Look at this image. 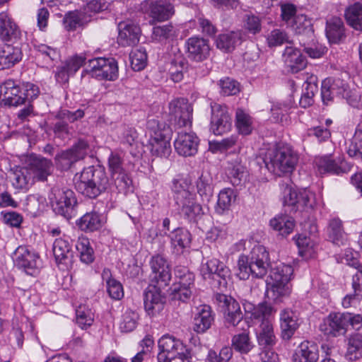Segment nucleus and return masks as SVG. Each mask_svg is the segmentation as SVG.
I'll return each mask as SVG.
<instances>
[{
  "instance_id": "obj_34",
  "label": "nucleus",
  "mask_w": 362,
  "mask_h": 362,
  "mask_svg": "<svg viewBox=\"0 0 362 362\" xmlns=\"http://www.w3.org/2000/svg\"><path fill=\"white\" fill-rule=\"evenodd\" d=\"M226 173L230 182L234 186L240 185L243 182L245 181L247 176L246 168L242 165L240 158H236L228 163Z\"/></svg>"
},
{
  "instance_id": "obj_48",
  "label": "nucleus",
  "mask_w": 362,
  "mask_h": 362,
  "mask_svg": "<svg viewBox=\"0 0 362 362\" xmlns=\"http://www.w3.org/2000/svg\"><path fill=\"white\" fill-rule=\"evenodd\" d=\"M300 44L304 47V52L313 59L322 57L327 52V49L323 45L314 42V39H298Z\"/></svg>"
},
{
  "instance_id": "obj_43",
  "label": "nucleus",
  "mask_w": 362,
  "mask_h": 362,
  "mask_svg": "<svg viewBox=\"0 0 362 362\" xmlns=\"http://www.w3.org/2000/svg\"><path fill=\"white\" fill-rule=\"evenodd\" d=\"M197 192L204 201L209 202L213 195V178L208 172H203L197 182Z\"/></svg>"
},
{
  "instance_id": "obj_64",
  "label": "nucleus",
  "mask_w": 362,
  "mask_h": 362,
  "mask_svg": "<svg viewBox=\"0 0 362 362\" xmlns=\"http://www.w3.org/2000/svg\"><path fill=\"white\" fill-rule=\"evenodd\" d=\"M281 188L283 193L284 204L289 206L296 204L297 195L299 191L295 189L291 184L288 182H283L281 185Z\"/></svg>"
},
{
  "instance_id": "obj_26",
  "label": "nucleus",
  "mask_w": 362,
  "mask_h": 362,
  "mask_svg": "<svg viewBox=\"0 0 362 362\" xmlns=\"http://www.w3.org/2000/svg\"><path fill=\"white\" fill-rule=\"evenodd\" d=\"M290 27L298 35L299 39H311L314 37V30L311 20L304 14H298L289 24Z\"/></svg>"
},
{
  "instance_id": "obj_63",
  "label": "nucleus",
  "mask_w": 362,
  "mask_h": 362,
  "mask_svg": "<svg viewBox=\"0 0 362 362\" xmlns=\"http://www.w3.org/2000/svg\"><path fill=\"white\" fill-rule=\"evenodd\" d=\"M269 47L280 46L284 43H290L286 32L279 29H274L267 38Z\"/></svg>"
},
{
  "instance_id": "obj_53",
  "label": "nucleus",
  "mask_w": 362,
  "mask_h": 362,
  "mask_svg": "<svg viewBox=\"0 0 362 362\" xmlns=\"http://www.w3.org/2000/svg\"><path fill=\"white\" fill-rule=\"evenodd\" d=\"M315 163L320 174L325 173L339 174L342 171L341 166H339L333 160L326 156L316 158Z\"/></svg>"
},
{
  "instance_id": "obj_38",
  "label": "nucleus",
  "mask_w": 362,
  "mask_h": 362,
  "mask_svg": "<svg viewBox=\"0 0 362 362\" xmlns=\"http://www.w3.org/2000/svg\"><path fill=\"white\" fill-rule=\"evenodd\" d=\"M344 16L351 27L362 31V4L357 2L348 6L345 10Z\"/></svg>"
},
{
  "instance_id": "obj_42",
  "label": "nucleus",
  "mask_w": 362,
  "mask_h": 362,
  "mask_svg": "<svg viewBox=\"0 0 362 362\" xmlns=\"http://www.w3.org/2000/svg\"><path fill=\"white\" fill-rule=\"evenodd\" d=\"M317 82V78L314 75H311L306 79L305 91L299 101L300 105L302 107L305 108L313 104V97L318 90Z\"/></svg>"
},
{
  "instance_id": "obj_21",
  "label": "nucleus",
  "mask_w": 362,
  "mask_h": 362,
  "mask_svg": "<svg viewBox=\"0 0 362 362\" xmlns=\"http://www.w3.org/2000/svg\"><path fill=\"white\" fill-rule=\"evenodd\" d=\"M173 198L182 211L194 199V195L189 190V185L185 180H174L172 185Z\"/></svg>"
},
{
  "instance_id": "obj_59",
  "label": "nucleus",
  "mask_w": 362,
  "mask_h": 362,
  "mask_svg": "<svg viewBox=\"0 0 362 362\" xmlns=\"http://www.w3.org/2000/svg\"><path fill=\"white\" fill-rule=\"evenodd\" d=\"M193 286L194 285H186L185 284H173L170 288L172 298L182 301L188 300L191 297Z\"/></svg>"
},
{
  "instance_id": "obj_18",
  "label": "nucleus",
  "mask_w": 362,
  "mask_h": 362,
  "mask_svg": "<svg viewBox=\"0 0 362 362\" xmlns=\"http://www.w3.org/2000/svg\"><path fill=\"white\" fill-rule=\"evenodd\" d=\"M256 339L259 346L273 347L277 342L272 318L262 320L255 330Z\"/></svg>"
},
{
  "instance_id": "obj_58",
  "label": "nucleus",
  "mask_w": 362,
  "mask_h": 362,
  "mask_svg": "<svg viewBox=\"0 0 362 362\" xmlns=\"http://www.w3.org/2000/svg\"><path fill=\"white\" fill-rule=\"evenodd\" d=\"M118 68L114 59H107L103 68L97 73V78L114 81L117 77Z\"/></svg>"
},
{
  "instance_id": "obj_10",
  "label": "nucleus",
  "mask_w": 362,
  "mask_h": 362,
  "mask_svg": "<svg viewBox=\"0 0 362 362\" xmlns=\"http://www.w3.org/2000/svg\"><path fill=\"white\" fill-rule=\"evenodd\" d=\"M50 200L54 211L64 216L69 214L76 204L74 192L68 189L53 188Z\"/></svg>"
},
{
  "instance_id": "obj_17",
  "label": "nucleus",
  "mask_w": 362,
  "mask_h": 362,
  "mask_svg": "<svg viewBox=\"0 0 362 362\" xmlns=\"http://www.w3.org/2000/svg\"><path fill=\"white\" fill-rule=\"evenodd\" d=\"M118 42L123 47L135 46L139 42L141 29L138 24L132 21L120 22L118 24Z\"/></svg>"
},
{
  "instance_id": "obj_33",
  "label": "nucleus",
  "mask_w": 362,
  "mask_h": 362,
  "mask_svg": "<svg viewBox=\"0 0 362 362\" xmlns=\"http://www.w3.org/2000/svg\"><path fill=\"white\" fill-rule=\"evenodd\" d=\"M200 272L204 279H211L214 275L223 278L228 274V269L218 259H211L202 264Z\"/></svg>"
},
{
  "instance_id": "obj_5",
  "label": "nucleus",
  "mask_w": 362,
  "mask_h": 362,
  "mask_svg": "<svg viewBox=\"0 0 362 362\" xmlns=\"http://www.w3.org/2000/svg\"><path fill=\"white\" fill-rule=\"evenodd\" d=\"M139 11L152 18L151 24L168 21L175 13L173 5L168 0H144L139 5Z\"/></svg>"
},
{
  "instance_id": "obj_1",
  "label": "nucleus",
  "mask_w": 362,
  "mask_h": 362,
  "mask_svg": "<svg viewBox=\"0 0 362 362\" xmlns=\"http://www.w3.org/2000/svg\"><path fill=\"white\" fill-rule=\"evenodd\" d=\"M76 189L84 196L95 199L110 186L108 177L100 167L84 169L74 179Z\"/></svg>"
},
{
  "instance_id": "obj_32",
  "label": "nucleus",
  "mask_w": 362,
  "mask_h": 362,
  "mask_svg": "<svg viewBox=\"0 0 362 362\" xmlns=\"http://www.w3.org/2000/svg\"><path fill=\"white\" fill-rule=\"evenodd\" d=\"M174 252L177 255L183 253L185 248L189 246L191 235L186 228H176L170 235Z\"/></svg>"
},
{
  "instance_id": "obj_15",
  "label": "nucleus",
  "mask_w": 362,
  "mask_h": 362,
  "mask_svg": "<svg viewBox=\"0 0 362 362\" xmlns=\"http://www.w3.org/2000/svg\"><path fill=\"white\" fill-rule=\"evenodd\" d=\"M150 266L152 272V281L160 286H166L171 279L170 264L162 255H157L151 257Z\"/></svg>"
},
{
  "instance_id": "obj_31",
  "label": "nucleus",
  "mask_w": 362,
  "mask_h": 362,
  "mask_svg": "<svg viewBox=\"0 0 362 362\" xmlns=\"http://www.w3.org/2000/svg\"><path fill=\"white\" fill-rule=\"evenodd\" d=\"M240 42L241 33L235 31L220 34L216 40L217 48L224 52L233 51Z\"/></svg>"
},
{
  "instance_id": "obj_50",
  "label": "nucleus",
  "mask_w": 362,
  "mask_h": 362,
  "mask_svg": "<svg viewBox=\"0 0 362 362\" xmlns=\"http://www.w3.org/2000/svg\"><path fill=\"white\" fill-rule=\"evenodd\" d=\"M235 194L233 189L226 188L221 190L218 194L216 211L218 214H221L225 211L228 210L231 203L235 200Z\"/></svg>"
},
{
  "instance_id": "obj_60",
  "label": "nucleus",
  "mask_w": 362,
  "mask_h": 362,
  "mask_svg": "<svg viewBox=\"0 0 362 362\" xmlns=\"http://www.w3.org/2000/svg\"><path fill=\"white\" fill-rule=\"evenodd\" d=\"M233 356V350L229 346H223L219 352L209 350L206 362H228Z\"/></svg>"
},
{
  "instance_id": "obj_51",
  "label": "nucleus",
  "mask_w": 362,
  "mask_h": 362,
  "mask_svg": "<svg viewBox=\"0 0 362 362\" xmlns=\"http://www.w3.org/2000/svg\"><path fill=\"white\" fill-rule=\"evenodd\" d=\"M176 31L171 23L154 26L152 30L151 40L156 42H163L175 36Z\"/></svg>"
},
{
  "instance_id": "obj_62",
  "label": "nucleus",
  "mask_w": 362,
  "mask_h": 362,
  "mask_svg": "<svg viewBox=\"0 0 362 362\" xmlns=\"http://www.w3.org/2000/svg\"><path fill=\"white\" fill-rule=\"evenodd\" d=\"M38 57L42 58L46 62H53L59 59V51L44 44L35 46Z\"/></svg>"
},
{
  "instance_id": "obj_11",
  "label": "nucleus",
  "mask_w": 362,
  "mask_h": 362,
  "mask_svg": "<svg viewBox=\"0 0 362 362\" xmlns=\"http://www.w3.org/2000/svg\"><path fill=\"white\" fill-rule=\"evenodd\" d=\"M25 103L23 90L13 80H7L0 86V105L18 106Z\"/></svg>"
},
{
  "instance_id": "obj_28",
  "label": "nucleus",
  "mask_w": 362,
  "mask_h": 362,
  "mask_svg": "<svg viewBox=\"0 0 362 362\" xmlns=\"http://www.w3.org/2000/svg\"><path fill=\"white\" fill-rule=\"evenodd\" d=\"M213 321L211 307L202 305L197 308V313L194 318V330L197 333H204L210 328Z\"/></svg>"
},
{
  "instance_id": "obj_20",
  "label": "nucleus",
  "mask_w": 362,
  "mask_h": 362,
  "mask_svg": "<svg viewBox=\"0 0 362 362\" xmlns=\"http://www.w3.org/2000/svg\"><path fill=\"white\" fill-rule=\"evenodd\" d=\"M198 138L193 133L180 132L175 141L176 151L183 156H192L197 152Z\"/></svg>"
},
{
  "instance_id": "obj_45",
  "label": "nucleus",
  "mask_w": 362,
  "mask_h": 362,
  "mask_svg": "<svg viewBox=\"0 0 362 362\" xmlns=\"http://www.w3.org/2000/svg\"><path fill=\"white\" fill-rule=\"evenodd\" d=\"M18 32L16 24L13 22L8 15L0 13V37L4 41H9L11 37H16Z\"/></svg>"
},
{
  "instance_id": "obj_61",
  "label": "nucleus",
  "mask_w": 362,
  "mask_h": 362,
  "mask_svg": "<svg viewBox=\"0 0 362 362\" xmlns=\"http://www.w3.org/2000/svg\"><path fill=\"white\" fill-rule=\"evenodd\" d=\"M132 68L136 71L142 70L146 65L147 54L144 49L132 51L129 55Z\"/></svg>"
},
{
  "instance_id": "obj_47",
  "label": "nucleus",
  "mask_w": 362,
  "mask_h": 362,
  "mask_svg": "<svg viewBox=\"0 0 362 362\" xmlns=\"http://www.w3.org/2000/svg\"><path fill=\"white\" fill-rule=\"evenodd\" d=\"M52 251L56 262L63 263L70 255L71 245L67 240L57 238L53 243Z\"/></svg>"
},
{
  "instance_id": "obj_56",
  "label": "nucleus",
  "mask_w": 362,
  "mask_h": 362,
  "mask_svg": "<svg viewBox=\"0 0 362 362\" xmlns=\"http://www.w3.org/2000/svg\"><path fill=\"white\" fill-rule=\"evenodd\" d=\"M76 322L81 329H87L93 322L94 315L90 309L85 305H80L76 310Z\"/></svg>"
},
{
  "instance_id": "obj_46",
  "label": "nucleus",
  "mask_w": 362,
  "mask_h": 362,
  "mask_svg": "<svg viewBox=\"0 0 362 362\" xmlns=\"http://www.w3.org/2000/svg\"><path fill=\"white\" fill-rule=\"evenodd\" d=\"M76 247L82 262L89 264L94 261V251L88 238L80 237L76 243Z\"/></svg>"
},
{
  "instance_id": "obj_2",
  "label": "nucleus",
  "mask_w": 362,
  "mask_h": 362,
  "mask_svg": "<svg viewBox=\"0 0 362 362\" xmlns=\"http://www.w3.org/2000/svg\"><path fill=\"white\" fill-rule=\"evenodd\" d=\"M269 253L260 245L253 247L249 257L240 255L238 260L237 276L240 279H247L251 274L256 278H262L267 272Z\"/></svg>"
},
{
  "instance_id": "obj_12",
  "label": "nucleus",
  "mask_w": 362,
  "mask_h": 362,
  "mask_svg": "<svg viewBox=\"0 0 362 362\" xmlns=\"http://www.w3.org/2000/svg\"><path fill=\"white\" fill-rule=\"evenodd\" d=\"M158 347L160 351L158 354V360H163L174 356H188L189 354L188 349L182 341L168 334L163 335L159 339Z\"/></svg>"
},
{
  "instance_id": "obj_44",
  "label": "nucleus",
  "mask_w": 362,
  "mask_h": 362,
  "mask_svg": "<svg viewBox=\"0 0 362 362\" xmlns=\"http://www.w3.org/2000/svg\"><path fill=\"white\" fill-rule=\"evenodd\" d=\"M296 204L292 205V210L300 211L305 213V216L311 210L315 204L314 194L306 189L299 191L297 195Z\"/></svg>"
},
{
  "instance_id": "obj_8",
  "label": "nucleus",
  "mask_w": 362,
  "mask_h": 362,
  "mask_svg": "<svg viewBox=\"0 0 362 362\" xmlns=\"http://www.w3.org/2000/svg\"><path fill=\"white\" fill-rule=\"evenodd\" d=\"M216 300L223 313L226 322L236 327L243 318L240 304L233 297L222 293L216 295Z\"/></svg>"
},
{
  "instance_id": "obj_4",
  "label": "nucleus",
  "mask_w": 362,
  "mask_h": 362,
  "mask_svg": "<svg viewBox=\"0 0 362 362\" xmlns=\"http://www.w3.org/2000/svg\"><path fill=\"white\" fill-rule=\"evenodd\" d=\"M298 161L297 153L287 145L269 149L264 158L268 170L278 175L293 172Z\"/></svg>"
},
{
  "instance_id": "obj_54",
  "label": "nucleus",
  "mask_w": 362,
  "mask_h": 362,
  "mask_svg": "<svg viewBox=\"0 0 362 362\" xmlns=\"http://www.w3.org/2000/svg\"><path fill=\"white\" fill-rule=\"evenodd\" d=\"M235 124L242 134L247 135L252 132V119L251 117L242 109H238L236 111Z\"/></svg>"
},
{
  "instance_id": "obj_36",
  "label": "nucleus",
  "mask_w": 362,
  "mask_h": 362,
  "mask_svg": "<svg viewBox=\"0 0 362 362\" xmlns=\"http://www.w3.org/2000/svg\"><path fill=\"white\" fill-rule=\"evenodd\" d=\"M189 69L187 59L181 54L171 60L168 72L170 78L175 83L180 82Z\"/></svg>"
},
{
  "instance_id": "obj_55",
  "label": "nucleus",
  "mask_w": 362,
  "mask_h": 362,
  "mask_svg": "<svg viewBox=\"0 0 362 362\" xmlns=\"http://www.w3.org/2000/svg\"><path fill=\"white\" fill-rule=\"evenodd\" d=\"M346 356L352 359L362 356V333L351 335L348 339Z\"/></svg>"
},
{
  "instance_id": "obj_6",
  "label": "nucleus",
  "mask_w": 362,
  "mask_h": 362,
  "mask_svg": "<svg viewBox=\"0 0 362 362\" xmlns=\"http://www.w3.org/2000/svg\"><path fill=\"white\" fill-rule=\"evenodd\" d=\"M88 149V143L83 139H79L71 148L56 155L57 167L62 170L70 169L75 163L86 156Z\"/></svg>"
},
{
  "instance_id": "obj_30",
  "label": "nucleus",
  "mask_w": 362,
  "mask_h": 362,
  "mask_svg": "<svg viewBox=\"0 0 362 362\" xmlns=\"http://www.w3.org/2000/svg\"><path fill=\"white\" fill-rule=\"evenodd\" d=\"M33 179L36 177L38 180L44 181L47 180L53 169V165L50 160L42 157L35 158L30 164Z\"/></svg>"
},
{
  "instance_id": "obj_14",
  "label": "nucleus",
  "mask_w": 362,
  "mask_h": 362,
  "mask_svg": "<svg viewBox=\"0 0 362 362\" xmlns=\"http://www.w3.org/2000/svg\"><path fill=\"white\" fill-rule=\"evenodd\" d=\"M320 329L329 337H337L347 332L344 313H331L320 325Z\"/></svg>"
},
{
  "instance_id": "obj_37",
  "label": "nucleus",
  "mask_w": 362,
  "mask_h": 362,
  "mask_svg": "<svg viewBox=\"0 0 362 362\" xmlns=\"http://www.w3.org/2000/svg\"><path fill=\"white\" fill-rule=\"evenodd\" d=\"M292 107L291 100L277 101L272 103L271 107L272 119L274 122L286 124L288 112Z\"/></svg>"
},
{
  "instance_id": "obj_19",
  "label": "nucleus",
  "mask_w": 362,
  "mask_h": 362,
  "mask_svg": "<svg viewBox=\"0 0 362 362\" xmlns=\"http://www.w3.org/2000/svg\"><path fill=\"white\" fill-rule=\"evenodd\" d=\"M9 180L18 191L27 192L33 183V175L28 167H16L11 170Z\"/></svg>"
},
{
  "instance_id": "obj_9",
  "label": "nucleus",
  "mask_w": 362,
  "mask_h": 362,
  "mask_svg": "<svg viewBox=\"0 0 362 362\" xmlns=\"http://www.w3.org/2000/svg\"><path fill=\"white\" fill-rule=\"evenodd\" d=\"M211 130L216 135L229 132L232 127L231 117L226 105L216 103H211Z\"/></svg>"
},
{
  "instance_id": "obj_29",
  "label": "nucleus",
  "mask_w": 362,
  "mask_h": 362,
  "mask_svg": "<svg viewBox=\"0 0 362 362\" xmlns=\"http://www.w3.org/2000/svg\"><path fill=\"white\" fill-rule=\"evenodd\" d=\"M317 359V346L309 341L302 342L293 356V362H316Z\"/></svg>"
},
{
  "instance_id": "obj_39",
  "label": "nucleus",
  "mask_w": 362,
  "mask_h": 362,
  "mask_svg": "<svg viewBox=\"0 0 362 362\" xmlns=\"http://www.w3.org/2000/svg\"><path fill=\"white\" fill-rule=\"evenodd\" d=\"M231 344L233 348L242 354H247L252 350L255 344L251 339L249 331H244L235 334L232 337Z\"/></svg>"
},
{
  "instance_id": "obj_49",
  "label": "nucleus",
  "mask_w": 362,
  "mask_h": 362,
  "mask_svg": "<svg viewBox=\"0 0 362 362\" xmlns=\"http://www.w3.org/2000/svg\"><path fill=\"white\" fill-rule=\"evenodd\" d=\"M139 319V314L131 309H127L122 314L119 322V329L122 332H132L137 326Z\"/></svg>"
},
{
  "instance_id": "obj_35",
  "label": "nucleus",
  "mask_w": 362,
  "mask_h": 362,
  "mask_svg": "<svg viewBox=\"0 0 362 362\" xmlns=\"http://www.w3.org/2000/svg\"><path fill=\"white\" fill-rule=\"evenodd\" d=\"M326 35L331 43H338L344 37V27L339 17H332L327 21Z\"/></svg>"
},
{
  "instance_id": "obj_27",
  "label": "nucleus",
  "mask_w": 362,
  "mask_h": 362,
  "mask_svg": "<svg viewBox=\"0 0 362 362\" xmlns=\"http://www.w3.org/2000/svg\"><path fill=\"white\" fill-rule=\"evenodd\" d=\"M22 53L18 47L0 44V70L9 69L21 60Z\"/></svg>"
},
{
  "instance_id": "obj_16",
  "label": "nucleus",
  "mask_w": 362,
  "mask_h": 362,
  "mask_svg": "<svg viewBox=\"0 0 362 362\" xmlns=\"http://www.w3.org/2000/svg\"><path fill=\"white\" fill-rule=\"evenodd\" d=\"M160 285H150L144 296V308L147 314L153 317L158 314L163 308L164 297L161 294Z\"/></svg>"
},
{
  "instance_id": "obj_7",
  "label": "nucleus",
  "mask_w": 362,
  "mask_h": 362,
  "mask_svg": "<svg viewBox=\"0 0 362 362\" xmlns=\"http://www.w3.org/2000/svg\"><path fill=\"white\" fill-rule=\"evenodd\" d=\"M12 257L16 267L31 276L36 275L42 267L39 255L26 247L19 246L13 253Z\"/></svg>"
},
{
  "instance_id": "obj_25",
  "label": "nucleus",
  "mask_w": 362,
  "mask_h": 362,
  "mask_svg": "<svg viewBox=\"0 0 362 362\" xmlns=\"http://www.w3.org/2000/svg\"><path fill=\"white\" fill-rule=\"evenodd\" d=\"M283 60L293 73H297L306 66V59L300 51L292 46H286L283 53Z\"/></svg>"
},
{
  "instance_id": "obj_22",
  "label": "nucleus",
  "mask_w": 362,
  "mask_h": 362,
  "mask_svg": "<svg viewBox=\"0 0 362 362\" xmlns=\"http://www.w3.org/2000/svg\"><path fill=\"white\" fill-rule=\"evenodd\" d=\"M151 145L153 154L160 157L168 156L171 152L169 128L156 131L151 137Z\"/></svg>"
},
{
  "instance_id": "obj_57",
  "label": "nucleus",
  "mask_w": 362,
  "mask_h": 362,
  "mask_svg": "<svg viewBox=\"0 0 362 362\" xmlns=\"http://www.w3.org/2000/svg\"><path fill=\"white\" fill-rule=\"evenodd\" d=\"M107 218L104 214L95 211L84 214L78 221L77 224L84 226H97L106 223Z\"/></svg>"
},
{
  "instance_id": "obj_13",
  "label": "nucleus",
  "mask_w": 362,
  "mask_h": 362,
  "mask_svg": "<svg viewBox=\"0 0 362 362\" xmlns=\"http://www.w3.org/2000/svg\"><path fill=\"white\" fill-rule=\"evenodd\" d=\"M169 109L180 127L192 124L193 108L187 99L182 98L173 100L169 104Z\"/></svg>"
},
{
  "instance_id": "obj_3",
  "label": "nucleus",
  "mask_w": 362,
  "mask_h": 362,
  "mask_svg": "<svg viewBox=\"0 0 362 362\" xmlns=\"http://www.w3.org/2000/svg\"><path fill=\"white\" fill-rule=\"evenodd\" d=\"M293 274L291 265L283 263L272 268L266 280V295L274 301L279 300L291 293L289 281Z\"/></svg>"
},
{
  "instance_id": "obj_40",
  "label": "nucleus",
  "mask_w": 362,
  "mask_h": 362,
  "mask_svg": "<svg viewBox=\"0 0 362 362\" xmlns=\"http://www.w3.org/2000/svg\"><path fill=\"white\" fill-rule=\"evenodd\" d=\"M294 240L298 248V253L302 257L309 259L315 256V244L306 234L300 233Z\"/></svg>"
},
{
  "instance_id": "obj_52",
  "label": "nucleus",
  "mask_w": 362,
  "mask_h": 362,
  "mask_svg": "<svg viewBox=\"0 0 362 362\" xmlns=\"http://www.w3.org/2000/svg\"><path fill=\"white\" fill-rule=\"evenodd\" d=\"M111 177L119 193L127 194L132 190V180L125 170L113 173Z\"/></svg>"
},
{
  "instance_id": "obj_24",
  "label": "nucleus",
  "mask_w": 362,
  "mask_h": 362,
  "mask_svg": "<svg viewBox=\"0 0 362 362\" xmlns=\"http://www.w3.org/2000/svg\"><path fill=\"white\" fill-rule=\"evenodd\" d=\"M189 57L194 61L201 62L209 54V45L207 40L202 37H192L187 41Z\"/></svg>"
},
{
  "instance_id": "obj_23",
  "label": "nucleus",
  "mask_w": 362,
  "mask_h": 362,
  "mask_svg": "<svg viewBox=\"0 0 362 362\" xmlns=\"http://www.w3.org/2000/svg\"><path fill=\"white\" fill-rule=\"evenodd\" d=\"M281 336L284 340L292 338L299 327L296 315L289 309H284L280 312Z\"/></svg>"
},
{
  "instance_id": "obj_41",
  "label": "nucleus",
  "mask_w": 362,
  "mask_h": 362,
  "mask_svg": "<svg viewBox=\"0 0 362 362\" xmlns=\"http://www.w3.org/2000/svg\"><path fill=\"white\" fill-rule=\"evenodd\" d=\"M102 279L106 283L107 291L109 296L115 299L119 300L124 296L122 284L112 278V274L109 269H104L102 272Z\"/></svg>"
}]
</instances>
